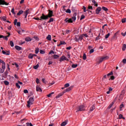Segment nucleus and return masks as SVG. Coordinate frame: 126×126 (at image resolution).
Listing matches in <instances>:
<instances>
[{"mask_svg": "<svg viewBox=\"0 0 126 126\" xmlns=\"http://www.w3.org/2000/svg\"><path fill=\"white\" fill-rule=\"evenodd\" d=\"M67 124V123L66 122L64 121L61 124V126H66Z\"/></svg>", "mask_w": 126, "mask_h": 126, "instance_id": "aec40b11", "label": "nucleus"}, {"mask_svg": "<svg viewBox=\"0 0 126 126\" xmlns=\"http://www.w3.org/2000/svg\"><path fill=\"white\" fill-rule=\"evenodd\" d=\"M51 54H55V52H54V51L53 50H51L49 52V54L51 55Z\"/></svg>", "mask_w": 126, "mask_h": 126, "instance_id": "13d9d810", "label": "nucleus"}, {"mask_svg": "<svg viewBox=\"0 0 126 126\" xmlns=\"http://www.w3.org/2000/svg\"><path fill=\"white\" fill-rule=\"evenodd\" d=\"M53 58H54V59H58V58H60V56L57 55H53Z\"/></svg>", "mask_w": 126, "mask_h": 126, "instance_id": "e433bc0d", "label": "nucleus"}, {"mask_svg": "<svg viewBox=\"0 0 126 126\" xmlns=\"http://www.w3.org/2000/svg\"><path fill=\"white\" fill-rule=\"evenodd\" d=\"M103 61L104 60H103L102 57L100 58L99 59V61L97 62V64H100V63H102Z\"/></svg>", "mask_w": 126, "mask_h": 126, "instance_id": "f8f14e48", "label": "nucleus"}, {"mask_svg": "<svg viewBox=\"0 0 126 126\" xmlns=\"http://www.w3.org/2000/svg\"><path fill=\"white\" fill-rule=\"evenodd\" d=\"M73 88V86H71L68 88L66 89L65 91H63V93H65V92H69L70 90H71Z\"/></svg>", "mask_w": 126, "mask_h": 126, "instance_id": "6e6552de", "label": "nucleus"}, {"mask_svg": "<svg viewBox=\"0 0 126 126\" xmlns=\"http://www.w3.org/2000/svg\"><path fill=\"white\" fill-rule=\"evenodd\" d=\"M113 105H114V102H112L108 107V109H110L113 107Z\"/></svg>", "mask_w": 126, "mask_h": 126, "instance_id": "5701e85b", "label": "nucleus"}, {"mask_svg": "<svg viewBox=\"0 0 126 126\" xmlns=\"http://www.w3.org/2000/svg\"><path fill=\"white\" fill-rule=\"evenodd\" d=\"M101 9H102V8H101L100 7H98L95 10V13L96 14H99V13H100V11H101Z\"/></svg>", "mask_w": 126, "mask_h": 126, "instance_id": "0eeeda50", "label": "nucleus"}, {"mask_svg": "<svg viewBox=\"0 0 126 126\" xmlns=\"http://www.w3.org/2000/svg\"><path fill=\"white\" fill-rule=\"evenodd\" d=\"M122 23H126V19H123L122 20Z\"/></svg>", "mask_w": 126, "mask_h": 126, "instance_id": "69168bd1", "label": "nucleus"}, {"mask_svg": "<svg viewBox=\"0 0 126 126\" xmlns=\"http://www.w3.org/2000/svg\"><path fill=\"white\" fill-rule=\"evenodd\" d=\"M24 93H25V94H27V93H28V90H24Z\"/></svg>", "mask_w": 126, "mask_h": 126, "instance_id": "774afa93", "label": "nucleus"}, {"mask_svg": "<svg viewBox=\"0 0 126 126\" xmlns=\"http://www.w3.org/2000/svg\"><path fill=\"white\" fill-rule=\"evenodd\" d=\"M4 72V69L2 68H0V73H3Z\"/></svg>", "mask_w": 126, "mask_h": 126, "instance_id": "4c0bfd02", "label": "nucleus"}, {"mask_svg": "<svg viewBox=\"0 0 126 126\" xmlns=\"http://www.w3.org/2000/svg\"><path fill=\"white\" fill-rule=\"evenodd\" d=\"M64 94V93H63V94H59V95L56 96L57 99L60 98V97H61V96H63Z\"/></svg>", "mask_w": 126, "mask_h": 126, "instance_id": "393cba45", "label": "nucleus"}, {"mask_svg": "<svg viewBox=\"0 0 126 126\" xmlns=\"http://www.w3.org/2000/svg\"><path fill=\"white\" fill-rule=\"evenodd\" d=\"M121 34L122 35V36H123V37H125V36L126 35V32L125 33L122 32Z\"/></svg>", "mask_w": 126, "mask_h": 126, "instance_id": "0e129e2a", "label": "nucleus"}, {"mask_svg": "<svg viewBox=\"0 0 126 126\" xmlns=\"http://www.w3.org/2000/svg\"><path fill=\"white\" fill-rule=\"evenodd\" d=\"M40 54H41L42 55H44V54H45V52L44 51V50H40L39 51Z\"/></svg>", "mask_w": 126, "mask_h": 126, "instance_id": "49530a36", "label": "nucleus"}, {"mask_svg": "<svg viewBox=\"0 0 126 126\" xmlns=\"http://www.w3.org/2000/svg\"><path fill=\"white\" fill-rule=\"evenodd\" d=\"M16 86L17 88H18V89L20 88V86L19 85V84L18 83H16Z\"/></svg>", "mask_w": 126, "mask_h": 126, "instance_id": "37998d69", "label": "nucleus"}, {"mask_svg": "<svg viewBox=\"0 0 126 126\" xmlns=\"http://www.w3.org/2000/svg\"><path fill=\"white\" fill-rule=\"evenodd\" d=\"M126 44H124L123 45V47H122V50L123 51H126Z\"/></svg>", "mask_w": 126, "mask_h": 126, "instance_id": "a878e982", "label": "nucleus"}, {"mask_svg": "<svg viewBox=\"0 0 126 126\" xmlns=\"http://www.w3.org/2000/svg\"><path fill=\"white\" fill-rule=\"evenodd\" d=\"M36 82L37 84H39V82H40V80H39L38 78H36Z\"/></svg>", "mask_w": 126, "mask_h": 126, "instance_id": "052dcab7", "label": "nucleus"}, {"mask_svg": "<svg viewBox=\"0 0 126 126\" xmlns=\"http://www.w3.org/2000/svg\"><path fill=\"white\" fill-rule=\"evenodd\" d=\"M23 12H24L23 10H20L17 14V15H18V16L21 15V14H22V13H23Z\"/></svg>", "mask_w": 126, "mask_h": 126, "instance_id": "412c9836", "label": "nucleus"}, {"mask_svg": "<svg viewBox=\"0 0 126 126\" xmlns=\"http://www.w3.org/2000/svg\"><path fill=\"white\" fill-rule=\"evenodd\" d=\"M65 88H67V87H69V84L66 83L64 85Z\"/></svg>", "mask_w": 126, "mask_h": 126, "instance_id": "de8ad7c7", "label": "nucleus"}, {"mask_svg": "<svg viewBox=\"0 0 126 126\" xmlns=\"http://www.w3.org/2000/svg\"><path fill=\"white\" fill-rule=\"evenodd\" d=\"M17 23V19H15L14 21V25H16V24Z\"/></svg>", "mask_w": 126, "mask_h": 126, "instance_id": "6e6d98bb", "label": "nucleus"}, {"mask_svg": "<svg viewBox=\"0 0 126 126\" xmlns=\"http://www.w3.org/2000/svg\"><path fill=\"white\" fill-rule=\"evenodd\" d=\"M94 110H95V105H93L90 108V111H91V112H92L93 111H94Z\"/></svg>", "mask_w": 126, "mask_h": 126, "instance_id": "f3484780", "label": "nucleus"}, {"mask_svg": "<svg viewBox=\"0 0 126 126\" xmlns=\"http://www.w3.org/2000/svg\"><path fill=\"white\" fill-rule=\"evenodd\" d=\"M2 20L3 21H6V17L5 16L2 17Z\"/></svg>", "mask_w": 126, "mask_h": 126, "instance_id": "c03bdc74", "label": "nucleus"}, {"mask_svg": "<svg viewBox=\"0 0 126 126\" xmlns=\"http://www.w3.org/2000/svg\"><path fill=\"white\" fill-rule=\"evenodd\" d=\"M83 37L84 35H81L78 38L79 41H82V40H83Z\"/></svg>", "mask_w": 126, "mask_h": 126, "instance_id": "a211bd4d", "label": "nucleus"}, {"mask_svg": "<svg viewBox=\"0 0 126 126\" xmlns=\"http://www.w3.org/2000/svg\"><path fill=\"white\" fill-rule=\"evenodd\" d=\"M0 4L2 5H8L9 3L3 0H0Z\"/></svg>", "mask_w": 126, "mask_h": 126, "instance_id": "39448f33", "label": "nucleus"}, {"mask_svg": "<svg viewBox=\"0 0 126 126\" xmlns=\"http://www.w3.org/2000/svg\"><path fill=\"white\" fill-rule=\"evenodd\" d=\"M10 45L11 47H14V43L12 41H10Z\"/></svg>", "mask_w": 126, "mask_h": 126, "instance_id": "473e14b6", "label": "nucleus"}, {"mask_svg": "<svg viewBox=\"0 0 126 126\" xmlns=\"http://www.w3.org/2000/svg\"><path fill=\"white\" fill-rule=\"evenodd\" d=\"M36 90L37 92H42V89H41V88H40L38 86H36Z\"/></svg>", "mask_w": 126, "mask_h": 126, "instance_id": "9b49d317", "label": "nucleus"}, {"mask_svg": "<svg viewBox=\"0 0 126 126\" xmlns=\"http://www.w3.org/2000/svg\"><path fill=\"white\" fill-rule=\"evenodd\" d=\"M83 9L84 10V12H86V7L83 6Z\"/></svg>", "mask_w": 126, "mask_h": 126, "instance_id": "4d7b16f0", "label": "nucleus"}, {"mask_svg": "<svg viewBox=\"0 0 126 126\" xmlns=\"http://www.w3.org/2000/svg\"><path fill=\"white\" fill-rule=\"evenodd\" d=\"M110 35H111L110 33H108L107 34L105 35V39H108V38L110 37Z\"/></svg>", "mask_w": 126, "mask_h": 126, "instance_id": "72a5a7b5", "label": "nucleus"}, {"mask_svg": "<svg viewBox=\"0 0 126 126\" xmlns=\"http://www.w3.org/2000/svg\"><path fill=\"white\" fill-rule=\"evenodd\" d=\"M51 22H54V18H50L49 21L48 22V23H51Z\"/></svg>", "mask_w": 126, "mask_h": 126, "instance_id": "bb28decb", "label": "nucleus"}, {"mask_svg": "<svg viewBox=\"0 0 126 126\" xmlns=\"http://www.w3.org/2000/svg\"><path fill=\"white\" fill-rule=\"evenodd\" d=\"M88 9H91V10H92L93 9V7L92 6H89Z\"/></svg>", "mask_w": 126, "mask_h": 126, "instance_id": "680f3d73", "label": "nucleus"}, {"mask_svg": "<svg viewBox=\"0 0 126 126\" xmlns=\"http://www.w3.org/2000/svg\"><path fill=\"white\" fill-rule=\"evenodd\" d=\"M47 19H49L48 16L45 15V14H42V15L40 18V20H47Z\"/></svg>", "mask_w": 126, "mask_h": 126, "instance_id": "7ed1b4c3", "label": "nucleus"}, {"mask_svg": "<svg viewBox=\"0 0 126 126\" xmlns=\"http://www.w3.org/2000/svg\"><path fill=\"white\" fill-rule=\"evenodd\" d=\"M63 61H68V59L64 56H63L60 58V62H63Z\"/></svg>", "mask_w": 126, "mask_h": 126, "instance_id": "423d86ee", "label": "nucleus"}, {"mask_svg": "<svg viewBox=\"0 0 126 126\" xmlns=\"http://www.w3.org/2000/svg\"><path fill=\"white\" fill-rule=\"evenodd\" d=\"M38 67H39V64H37V65H36L35 66H33V68L34 69H37Z\"/></svg>", "mask_w": 126, "mask_h": 126, "instance_id": "ea45409f", "label": "nucleus"}, {"mask_svg": "<svg viewBox=\"0 0 126 126\" xmlns=\"http://www.w3.org/2000/svg\"><path fill=\"white\" fill-rule=\"evenodd\" d=\"M3 69H5V63L2 64V68Z\"/></svg>", "mask_w": 126, "mask_h": 126, "instance_id": "09e8293b", "label": "nucleus"}, {"mask_svg": "<svg viewBox=\"0 0 126 126\" xmlns=\"http://www.w3.org/2000/svg\"><path fill=\"white\" fill-rule=\"evenodd\" d=\"M48 11H49V12L47 15L48 18H51V17H53V16H54V15H53V11H52L51 10H49Z\"/></svg>", "mask_w": 126, "mask_h": 126, "instance_id": "20e7f679", "label": "nucleus"}, {"mask_svg": "<svg viewBox=\"0 0 126 126\" xmlns=\"http://www.w3.org/2000/svg\"><path fill=\"white\" fill-rule=\"evenodd\" d=\"M30 9H27L24 12V14H29V13H30Z\"/></svg>", "mask_w": 126, "mask_h": 126, "instance_id": "2eb2a0df", "label": "nucleus"}, {"mask_svg": "<svg viewBox=\"0 0 126 126\" xmlns=\"http://www.w3.org/2000/svg\"><path fill=\"white\" fill-rule=\"evenodd\" d=\"M65 12H66V13H71V11L70 10V9H67Z\"/></svg>", "mask_w": 126, "mask_h": 126, "instance_id": "58836bf2", "label": "nucleus"}, {"mask_svg": "<svg viewBox=\"0 0 126 126\" xmlns=\"http://www.w3.org/2000/svg\"><path fill=\"white\" fill-rule=\"evenodd\" d=\"M26 41L27 42H30V41H32V39H31V38H30V37H26Z\"/></svg>", "mask_w": 126, "mask_h": 126, "instance_id": "c85d7f7f", "label": "nucleus"}, {"mask_svg": "<svg viewBox=\"0 0 126 126\" xmlns=\"http://www.w3.org/2000/svg\"><path fill=\"white\" fill-rule=\"evenodd\" d=\"M26 125L27 126H33V125H32V123H26Z\"/></svg>", "mask_w": 126, "mask_h": 126, "instance_id": "603ef678", "label": "nucleus"}, {"mask_svg": "<svg viewBox=\"0 0 126 126\" xmlns=\"http://www.w3.org/2000/svg\"><path fill=\"white\" fill-rule=\"evenodd\" d=\"M92 3H94V4H95L94 5L95 6H98V4L97 3H96V1L95 0H92Z\"/></svg>", "mask_w": 126, "mask_h": 126, "instance_id": "7c9ffc66", "label": "nucleus"}, {"mask_svg": "<svg viewBox=\"0 0 126 126\" xmlns=\"http://www.w3.org/2000/svg\"><path fill=\"white\" fill-rule=\"evenodd\" d=\"M102 9H103V10H104V11H108V8H106V7H102Z\"/></svg>", "mask_w": 126, "mask_h": 126, "instance_id": "c9c22d12", "label": "nucleus"}, {"mask_svg": "<svg viewBox=\"0 0 126 126\" xmlns=\"http://www.w3.org/2000/svg\"><path fill=\"white\" fill-rule=\"evenodd\" d=\"M47 40L48 41H51L52 40V36L50 34H48L46 37Z\"/></svg>", "mask_w": 126, "mask_h": 126, "instance_id": "dca6fc26", "label": "nucleus"}, {"mask_svg": "<svg viewBox=\"0 0 126 126\" xmlns=\"http://www.w3.org/2000/svg\"><path fill=\"white\" fill-rule=\"evenodd\" d=\"M33 102H34V98L32 97H31L27 102L28 104L27 105V107H28V108H30L31 105H33Z\"/></svg>", "mask_w": 126, "mask_h": 126, "instance_id": "f03ea898", "label": "nucleus"}, {"mask_svg": "<svg viewBox=\"0 0 126 126\" xmlns=\"http://www.w3.org/2000/svg\"><path fill=\"white\" fill-rule=\"evenodd\" d=\"M7 74H8V70H6L4 73V76H3L4 78L7 77Z\"/></svg>", "mask_w": 126, "mask_h": 126, "instance_id": "4468645a", "label": "nucleus"}, {"mask_svg": "<svg viewBox=\"0 0 126 126\" xmlns=\"http://www.w3.org/2000/svg\"><path fill=\"white\" fill-rule=\"evenodd\" d=\"M78 66V65L77 64H72V68H76V67H77V66Z\"/></svg>", "mask_w": 126, "mask_h": 126, "instance_id": "b1692460", "label": "nucleus"}, {"mask_svg": "<svg viewBox=\"0 0 126 126\" xmlns=\"http://www.w3.org/2000/svg\"><path fill=\"white\" fill-rule=\"evenodd\" d=\"M93 53H94V49H92L90 50V52H89V54H93Z\"/></svg>", "mask_w": 126, "mask_h": 126, "instance_id": "a18cd8bd", "label": "nucleus"}, {"mask_svg": "<svg viewBox=\"0 0 126 126\" xmlns=\"http://www.w3.org/2000/svg\"><path fill=\"white\" fill-rule=\"evenodd\" d=\"M61 45H66V43L64 41H60Z\"/></svg>", "mask_w": 126, "mask_h": 126, "instance_id": "8fccbe9b", "label": "nucleus"}, {"mask_svg": "<svg viewBox=\"0 0 126 126\" xmlns=\"http://www.w3.org/2000/svg\"><path fill=\"white\" fill-rule=\"evenodd\" d=\"M16 25H17L18 27H19L20 26V22H17Z\"/></svg>", "mask_w": 126, "mask_h": 126, "instance_id": "338daca9", "label": "nucleus"}, {"mask_svg": "<svg viewBox=\"0 0 126 126\" xmlns=\"http://www.w3.org/2000/svg\"><path fill=\"white\" fill-rule=\"evenodd\" d=\"M15 48L16 49V50H17V51H22V47H21L20 46H18L17 45H16L15 46Z\"/></svg>", "mask_w": 126, "mask_h": 126, "instance_id": "9d476101", "label": "nucleus"}, {"mask_svg": "<svg viewBox=\"0 0 126 126\" xmlns=\"http://www.w3.org/2000/svg\"><path fill=\"white\" fill-rule=\"evenodd\" d=\"M11 12H12V13H13V14H14V15H15L16 14V13L14 12V8H12Z\"/></svg>", "mask_w": 126, "mask_h": 126, "instance_id": "f704fd0d", "label": "nucleus"}, {"mask_svg": "<svg viewBox=\"0 0 126 126\" xmlns=\"http://www.w3.org/2000/svg\"><path fill=\"white\" fill-rule=\"evenodd\" d=\"M33 54H30L29 55V59H33Z\"/></svg>", "mask_w": 126, "mask_h": 126, "instance_id": "2f4dec72", "label": "nucleus"}, {"mask_svg": "<svg viewBox=\"0 0 126 126\" xmlns=\"http://www.w3.org/2000/svg\"><path fill=\"white\" fill-rule=\"evenodd\" d=\"M74 40H75V41L76 42H78V41H79V38H78L77 37H75V38H74Z\"/></svg>", "mask_w": 126, "mask_h": 126, "instance_id": "e2e57ef3", "label": "nucleus"}, {"mask_svg": "<svg viewBox=\"0 0 126 126\" xmlns=\"http://www.w3.org/2000/svg\"><path fill=\"white\" fill-rule=\"evenodd\" d=\"M125 90H123L121 92V94H120V95H121V96H124V95H125Z\"/></svg>", "mask_w": 126, "mask_h": 126, "instance_id": "79ce46f5", "label": "nucleus"}, {"mask_svg": "<svg viewBox=\"0 0 126 126\" xmlns=\"http://www.w3.org/2000/svg\"><path fill=\"white\" fill-rule=\"evenodd\" d=\"M102 58V59L103 61H106L109 59V56H103Z\"/></svg>", "mask_w": 126, "mask_h": 126, "instance_id": "4be33fe9", "label": "nucleus"}, {"mask_svg": "<svg viewBox=\"0 0 126 126\" xmlns=\"http://www.w3.org/2000/svg\"><path fill=\"white\" fill-rule=\"evenodd\" d=\"M110 75H113V72H111L107 74V76H110Z\"/></svg>", "mask_w": 126, "mask_h": 126, "instance_id": "bf43d9fd", "label": "nucleus"}, {"mask_svg": "<svg viewBox=\"0 0 126 126\" xmlns=\"http://www.w3.org/2000/svg\"><path fill=\"white\" fill-rule=\"evenodd\" d=\"M84 18H85V16H84V15H82L81 16L80 20H82V19H84Z\"/></svg>", "mask_w": 126, "mask_h": 126, "instance_id": "3c124183", "label": "nucleus"}, {"mask_svg": "<svg viewBox=\"0 0 126 126\" xmlns=\"http://www.w3.org/2000/svg\"><path fill=\"white\" fill-rule=\"evenodd\" d=\"M35 52V54H38V53H39V48H36Z\"/></svg>", "mask_w": 126, "mask_h": 126, "instance_id": "864d4df0", "label": "nucleus"}, {"mask_svg": "<svg viewBox=\"0 0 126 126\" xmlns=\"http://www.w3.org/2000/svg\"><path fill=\"white\" fill-rule=\"evenodd\" d=\"M86 108V106H85V105H80L76 107L77 111L76 112L77 113V112H82L83 111H85Z\"/></svg>", "mask_w": 126, "mask_h": 126, "instance_id": "f257e3e1", "label": "nucleus"}, {"mask_svg": "<svg viewBox=\"0 0 126 126\" xmlns=\"http://www.w3.org/2000/svg\"><path fill=\"white\" fill-rule=\"evenodd\" d=\"M4 84H5V85H8L9 84V82L7 81H4Z\"/></svg>", "mask_w": 126, "mask_h": 126, "instance_id": "a19ab883", "label": "nucleus"}, {"mask_svg": "<svg viewBox=\"0 0 126 126\" xmlns=\"http://www.w3.org/2000/svg\"><path fill=\"white\" fill-rule=\"evenodd\" d=\"M119 119L120 120H121L122 119H123V120H126V118H125V117H123V115H122V114H120L119 115Z\"/></svg>", "mask_w": 126, "mask_h": 126, "instance_id": "6ab92c4d", "label": "nucleus"}, {"mask_svg": "<svg viewBox=\"0 0 126 126\" xmlns=\"http://www.w3.org/2000/svg\"><path fill=\"white\" fill-rule=\"evenodd\" d=\"M125 107V105H124V104L122 103L121 104V105L120 106V111H122V109H123V108H124Z\"/></svg>", "mask_w": 126, "mask_h": 126, "instance_id": "cd10ccee", "label": "nucleus"}, {"mask_svg": "<svg viewBox=\"0 0 126 126\" xmlns=\"http://www.w3.org/2000/svg\"><path fill=\"white\" fill-rule=\"evenodd\" d=\"M68 18H66V19H65L64 21L66 22V23L68 22V23H72V22H73V21H72V19L70 18L69 19Z\"/></svg>", "mask_w": 126, "mask_h": 126, "instance_id": "1a4fd4ad", "label": "nucleus"}, {"mask_svg": "<svg viewBox=\"0 0 126 126\" xmlns=\"http://www.w3.org/2000/svg\"><path fill=\"white\" fill-rule=\"evenodd\" d=\"M76 13H74L73 14V17H72L71 19L72 20H73V21H75V20H76Z\"/></svg>", "mask_w": 126, "mask_h": 126, "instance_id": "ddd939ff", "label": "nucleus"}, {"mask_svg": "<svg viewBox=\"0 0 126 126\" xmlns=\"http://www.w3.org/2000/svg\"><path fill=\"white\" fill-rule=\"evenodd\" d=\"M87 59V56H86V54L85 53H84L83 54V60H86Z\"/></svg>", "mask_w": 126, "mask_h": 126, "instance_id": "c756f323", "label": "nucleus"}, {"mask_svg": "<svg viewBox=\"0 0 126 126\" xmlns=\"http://www.w3.org/2000/svg\"><path fill=\"white\" fill-rule=\"evenodd\" d=\"M124 97L123 95H121V94L119 96V100H123V98Z\"/></svg>", "mask_w": 126, "mask_h": 126, "instance_id": "5fc2aeb1", "label": "nucleus"}]
</instances>
